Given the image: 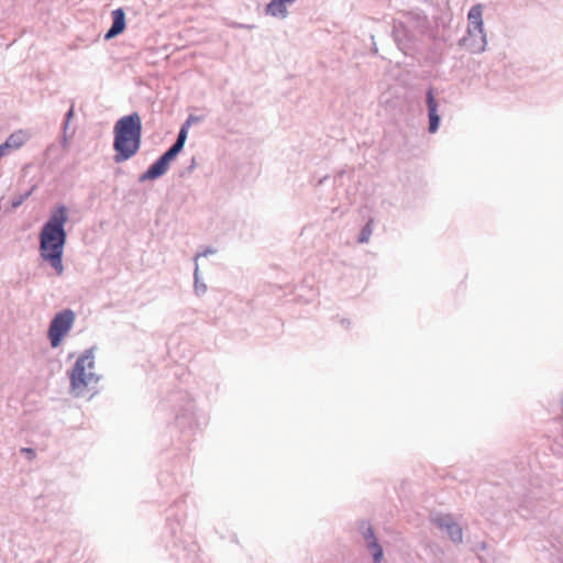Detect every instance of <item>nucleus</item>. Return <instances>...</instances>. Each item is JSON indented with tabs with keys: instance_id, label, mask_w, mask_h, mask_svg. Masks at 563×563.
Listing matches in <instances>:
<instances>
[{
	"instance_id": "f257e3e1",
	"label": "nucleus",
	"mask_w": 563,
	"mask_h": 563,
	"mask_svg": "<svg viewBox=\"0 0 563 563\" xmlns=\"http://www.w3.org/2000/svg\"><path fill=\"white\" fill-rule=\"evenodd\" d=\"M68 221V209L65 205L56 206L38 234L40 256L47 262L57 276L64 274L63 255L67 242L65 225Z\"/></svg>"
},
{
	"instance_id": "f03ea898",
	"label": "nucleus",
	"mask_w": 563,
	"mask_h": 563,
	"mask_svg": "<svg viewBox=\"0 0 563 563\" xmlns=\"http://www.w3.org/2000/svg\"><path fill=\"white\" fill-rule=\"evenodd\" d=\"M113 161H129L137 154L142 143V120L137 112L120 118L113 126Z\"/></svg>"
},
{
	"instance_id": "7ed1b4c3",
	"label": "nucleus",
	"mask_w": 563,
	"mask_h": 563,
	"mask_svg": "<svg viewBox=\"0 0 563 563\" xmlns=\"http://www.w3.org/2000/svg\"><path fill=\"white\" fill-rule=\"evenodd\" d=\"M95 368V347L87 349L75 362L70 373V390L76 396H82L91 383H98L99 376Z\"/></svg>"
},
{
	"instance_id": "20e7f679",
	"label": "nucleus",
	"mask_w": 563,
	"mask_h": 563,
	"mask_svg": "<svg viewBox=\"0 0 563 563\" xmlns=\"http://www.w3.org/2000/svg\"><path fill=\"white\" fill-rule=\"evenodd\" d=\"M468 20V26H467V34L470 37H473L475 35V32H477L481 35V43L477 44L474 40L470 41L467 37H463L460 41L461 45H467L470 47V51L474 54H481L485 52L486 45H487V37L484 30V21H483V5L482 4H475L473 5L467 14Z\"/></svg>"
},
{
	"instance_id": "39448f33",
	"label": "nucleus",
	"mask_w": 563,
	"mask_h": 563,
	"mask_svg": "<svg viewBox=\"0 0 563 563\" xmlns=\"http://www.w3.org/2000/svg\"><path fill=\"white\" fill-rule=\"evenodd\" d=\"M75 321V313L70 309H64L56 313L48 328V339L52 347L59 346L63 338L71 329Z\"/></svg>"
},
{
	"instance_id": "423d86ee",
	"label": "nucleus",
	"mask_w": 563,
	"mask_h": 563,
	"mask_svg": "<svg viewBox=\"0 0 563 563\" xmlns=\"http://www.w3.org/2000/svg\"><path fill=\"white\" fill-rule=\"evenodd\" d=\"M431 522L440 530L445 531L454 543L463 542V530L452 516L438 514L432 516Z\"/></svg>"
},
{
	"instance_id": "0eeeda50",
	"label": "nucleus",
	"mask_w": 563,
	"mask_h": 563,
	"mask_svg": "<svg viewBox=\"0 0 563 563\" xmlns=\"http://www.w3.org/2000/svg\"><path fill=\"white\" fill-rule=\"evenodd\" d=\"M358 531L363 536L366 548L373 555L374 563H380V561L383 560L384 551L382 545L378 543L377 538L374 534L373 527L368 522L363 520L358 523Z\"/></svg>"
},
{
	"instance_id": "6e6552de",
	"label": "nucleus",
	"mask_w": 563,
	"mask_h": 563,
	"mask_svg": "<svg viewBox=\"0 0 563 563\" xmlns=\"http://www.w3.org/2000/svg\"><path fill=\"white\" fill-rule=\"evenodd\" d=\"M169 168V163L161 156L147 168L146 172L140 175L139 181L154 180L162 177Z\"/></svg>"
},
{
	"instance_id": "1a4fd4ad",
	"label": "nucleus",
	"mask_w": 563,
	"mask_h": 563,
	"mask_svg": "<svg viewBox=\"0 0 563 563\" xmlns=\"http://www.w3.org/2000/svg\"><path fill=\"white\" fill-rule=\"evenodd\" d=\"M169 168V163L161 156L147 168L146 172L140 175L139 181L154 180L162 177Z\"/></svg>"
},
{
	"instance_id": "9d476101",
	"label": "nucleus",
	"mask_w": 563,
	"mask_h": 563,
	"mask_svg": "<svg viewBox=\"0 0 563 563\" xmlns=\"http://www.w3.org/2000/svg\"><path fill=\"white\" fill-rule=\"evenodd\" d=\"M112 25L107 31L104 38L111 40L121 34L125 30V12L122 8L112 11Z\"/></svg>"
},
{
	"instance_id": "9b49d317",
	"label": "nucleus",
	"mask_w": 563,
	"mask_h": 563,
	"mask_svg": "<svg viewBox=\"0 0 563 563\" xmlns=\"http://www.w3.org/2000/svg\"><path fill=\"white\" fill-rule=\"evenodd\" d=\"M427 106L429 115V132L435 133L440 125V115L438 114V104L432 90L427 93Z\"/></svg>"
},
{
	"instance_id": "f8f14e48",
	"label": "nucleus",
	"mask_w": 563,
	"mask_h": 563,
	"mask_svg": "<svg viewBox=\"0 0 563 563\" xmlns=\"http://www.w3.org/2000/svg\"><path fill=\"white\" fill-rule=\"evenodd\" d=\"M296 0H271L266 5V13L274 18L285 19L288 15L287 5L292 4Z\"/></svg>"
},
{
	"instance_id": "ddd939ff",
	"label": "nucleus",
	"mask_w": 563,
	"mask_h": 563,
	"mask_svg": "<svg viewBox=\"0 0 563 563\" xmlns=\"http://www.w3.org/2000/svg\"><path fill=\"white\" fill-rule=\"evenodd\" d=\"M411 20L415 22V26L421 32L426 33L430 29V21L423 12H411Z\"/></svg>"
},
{
	"instance_id": "4468645a",
	"label": "nucleus",
	"mask_w": 563,
	"mask_h": 563,
	"mask_svg": "<svg viewBox=\"0 0 563 563\" xmlns=\"http://www.w3.org/2000/svg\"><path fill=\"white\" fill-rule=\"evenodd\" d=\"M25 142V134L22 131H19L16 133H12L8 136L5 142L3 143V146H5L7 150L9 148H20Z\"/></svg>"
},
{
	"instance_id": "2eb2a0df",
	"label": "nucleus",
	"mask_w": 563,
	"mask_h": 563,
	"mask_svg": "<svg viewBox=\"0 0 563 563\" xmlns=\"http://www.w3.org/2000/svg\"><path fill=\"white\" fill-rule=\"evenodd\" d=\"M194 290L197 296H202L207 291V285L199 278V266L196 263L194 272Z\"/></svg>"
},
{
	"instance_id": "dca6fc26",
	"label": "nucleus",
	"mask_w": 563,
	"mask_h": 563,
	"mask_svg": "<svg viewBox=\"0 0 563 563\" xmlns=\"http://www.w3.org/2000/svg\"><path fill=\"white\" fill-rule=\"evenodd\" d=\"M373 233V220H368L367 223L362 228L357 242L358 243H367Z\"/></svg>"
},
{
	"instance_id": "f3484780",
	"label": "nucleus",
	"mask_w": 563,
	"mask_h": 563,
	"mask_svg": "<svg viewBox=\"0 0 563 563\" xmlns=\"http://www.w3.org/2000/svg\"><path fill=\"white\" fill-rule=\"evenodd\" d=\"M73 117H74V104L70 107V109L67 111V113L65 115V121L63 124V130H64L63 146H65L67 143L66 131L68 129L69 121L73 119Z\"/></svg>"
},
{
	"instance_id": "a211bd4d",
	"label": "nucleus",
	"mask_w": 563,
	"mask_h": 563,
	"mask_svg": "<svg viewBox=\"0 0 563 563\" xmlns=\"http://www.w3.org/2000/svg\"><path fill=\"white\" fill-rule=\"evenodd\" d=\"M184 146H185V143H183L176 139V141L173 143V145L169 147V150L173 153V155L175 157H177V155L183 151Z\"/></svg>"
},
{
	"instance_id": "6ab92c4d",
	"label": "nucleus",
	"mask_w": 563,
	"mask_h": 563,
	"mask_svg": "<svg viewBox=\"0 0 563 563\" xmlns=\"http://www.w3.org/2000/svg\"><path fill=\"white\" fill-rule=\"evenodd\" d=\"M184 146H185V143H183L176 139V141L173 143V145L169 147V150L173 153V155L175 157H177V155L183 151Z\"/></svg>"
},
{
	"instance_id": "aec40b11",
	"label": "nucleus",
	"mask_w": 563,
	"mask_h": 563,
	"mask_svg": "<svg viewBox=\"0 0 563 563\" xmlns=\"http://www.w3.org/2000/svg\"><path fill=\"white\" fill-rule=\"evenodd\" d=\"M184 146H185V143H183L176 139V141L173 143V145L169 147V150L173 153V155L175 157H177V155L183 151Z\"/></svg>"
},
{
	"instance_id": "412c9836",
	"label": "nucleus",
	"mask_w": 563,
	"mask_h": 563,
	"mask_svg": "<svg viewBox=\"0 0 563 563\" xmlns=\"http://www.w3.org/2000/svg\"><path fill=\"white\" fill-rule=\"evenodd\" d=\"M188 129L187 125H181L178 134H177V140L183 142V143H186V140H187V135H188Z\"/></svg>"
},
{
	"instance_id": "4be33fe9",
	"label": "nucleus",
	"mask_w": 563,
	"mask_h": 563,
	"mask_svg": "<svg viewBox=\"0 0 563 563\" xmlns=\"http://www.w3.org/2000/svg\"><path fill=\"white\" fill-rule=\"evenodd\" d=\"M217 251L212 247H207L202 253H198L195 257V262L197 263V260L198 257L200 256H208V255H211V254H214Z\"/></svg>"
},
{
	"instance_id": "5701e85b",
	"label": "nucleus",
	"mask_w": 563,
	"mask_h": 563,
	"mask_svg": "<svg viewBox=\"0 0 563 563\" xmlns=\"http://www.w3.org/2000/svg\"><path fill=\"white\" fill-rule=\"evenodd\" d=\"M21 453L25 454L30 460L35 457V451L31 448H22Z\"/></svg>"
},
{
	"instance_id": "b1692460",
	"label": "nucleus",
	"mask_w": 563,
	"mask_h": 563,
	"mask_svg": "<svg viewBox=\"0 0 563 563\" xmlns=\"http://www.w3.org/2000/svg\"><path fill=\"white\" fill-rule=\"evenodd\" d=\"M200 121V118L199 117H196L194 114H190L188 117V119L186 120V122L184 123V125H187V128L190 126L191 123H196V122H199Z\"/></svg>"
},
{
	"instance_id": "393cba45",
	"label": "nucleus",
	"mask_w": 563,
	"mask_h": 563,
	"mask_svg": "<svg viewBox=\"0 0 563 563\" xmlns=\"http://www.w3.org/2000/svg\"><path fill=\"white\" fill-rule=\"evenodd\" d=\"M162 158H165V161H167L169 164L172 161H174L176 157L173 155V153L170 152V150L168 148L165 153H163L161 155Z\"/></svg>"
},
{
	"instance_id": "a878e982",
	"label": "nucleus",
	"mask_w": 563,
	"mask_h": 563,
	"mask_svg": "<svg viewBox=\"0 0 563 563\" xmlns=\"http://www.w3.org/2000/svg\"><path fill=\"white\" fill-rule=\"evenodd\" d=\"M196 165H197L196 158L192 157L191 163H190L189 167L187 168L188 173H191L196 168Z\"/></svg>"
},
{
	"instance_id": "bb28decb",
	"label": "nucleus",
	"mask_w": 563,
	"mask_h": 563,
	"mask_svg": "<svg viewBox=\"0 0 563 563\" xmlns=\"http://www.w3.org/2000/svg\"><path fill=\"white\" fill-rule=\"evenodd\" d=\"M477 548H478L479 550L484 551V550H486L487 545H486V543H485V542H479V543L477 544Z\"/></svg>"
},
{
	"instance_id": "cd10ccee",
	"label": "nucleus",
	"mask_w": 563,
	"mask_h": 563,
	"mask_svg": "<svg viewBox=\"0 0 563 563\" xmlns=\"http://www.w3.org/2000/svg\"><path fill=\"white\" fill-rule=\"evenodd\" d=\"M22 202V200H15V202L12 203L13 207H18L20 206Z\"/></svg>"
},
{
	"instance_id": "c85d7f7f",
	"label": "nucleus",
	"mask_w": 563,
	"mask_h": 563,
	"mask_svg": "<svg viewBox=\"0 0 563 563\" xmlns=\"http://www.w3.org/2000/svg\"><path fill=\"white\" fill-rule=\"evenodd\" d=\"M342 323L347 327L350 324V321L342 320Z\"/></svg>"
},
{
	"instance_id": "c756f323",
	"label": "nucleus",
	"mask_w": 563,
	"mask_h": 563,
	"mask_svg": "<svg viewBox=\"0 0 563 563\" xmlns=\"http://www.w3.org/2000/svg\"><path fill=\"white\" fill-rule=\"evenodd\" d=\"M342 323L347 327L350 324V321L342 320Z\"/></svg>"
}]
</instances>
